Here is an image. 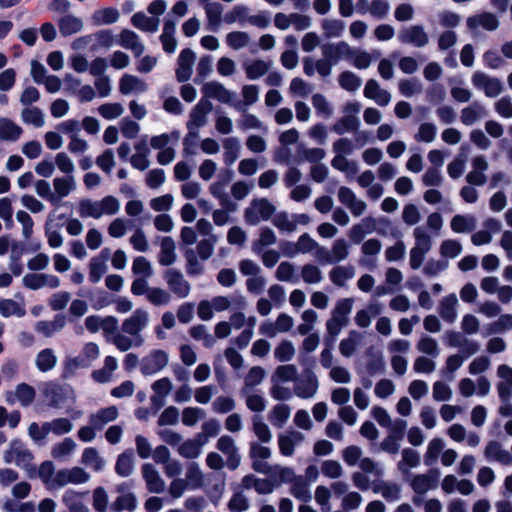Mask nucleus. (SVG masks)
Returning <instances> with one entry per match:
<instances>
[{"instance_id":"49","label":"nucleus","mask_w":512,"mask_h":512,"mask_svg":"<svg viewBox=\"0 0 512 512\" xmlns=\"http://www.w3.org/2000/svg\"><path fill=\"white\" fill-rule=\"evenodd\" d=\"M62 502L69 512H89L88 507L80 500V494L73 490H67L63 494Z\"/></svg>"},{"instance_id":"50","label":"nucleus","mask_w":512,"mask_h":512,"mask_svg":"<svg viewBox=\"0 0 512 512\" xmlns=\"http://www.w3.org/2000/svg\"><path fill=\"white\" fill-rule=\"evenodd\" d=\"M119 12L116 8L108 7L96 10L92 15V20L96 25H107L117 22Z\"/></svg>"},{"instance_id":"56","label":"nucleus","mask_w":512,"mask_h":512,"mask_svg":"<svg viewBox=\"0 0 512 512\" xmlns=\"http://www.w3.org/2000/svg\"><path fill=\"white\" fill-rule=\"evenodd\" d=\"M443 448L444 442L441 438L432 439L428 444L426 453L424 454V464L427 466L433 465L437 461Z\"/></svg>"},{"instance_id":"20","label":"nucleus","mask_w":512,"mask_h":512,"mask_svg":"<svg viewBox=\"0 0 512 512\" xmlns=\"http://www.w3.org/2000/svg\"><path fill=\"white\" fill-rule=\"evenodd\" d=\"M118 44L124 49L130 50L135 57L143 54L145 46L138 34L129 29H123L119 34Z\"/></svg>"},{"instance_id":"6","label":"nucleus","mask_w":512,"mask_h":512,"mask_svg":"<svg viewBox=\"0 0 512 512\" xmlns=\"http://www.w3.org/2000/svg\"><path fill=\"white\" fill-rule=\"evenodd\" d=\"M163 279L170 292L179 299L189 296L191 285L182 272L176 268H168L163 272Z\"/></svg>"},{"instance_id":"37","label":"nucleus","mask_w":512,"mask_h":512,"mask_svg":"<svg viewBox=\"0 0 512 512\" xmlns=\"http://www.w3.org/2000/svg\"><path fill=\"white\" fill-rule=\"evenodd\" d=\"M223 144V161L225 165L231 166L239 157L240 143L236 137H228L222 141Z\"/></svg>"},{"instance_id":"54","label":"nucleus","mask_w":512,"mask_h":512,"mask_svg":"<svg viewBox=\"0 0 512 512\" xmlns=\"http://www.w3.org/2000/svg\"><path fill=\"white\" fill-rule=\"evenodd\" d=\"M450 226L455 233L470 232L475 228V219L457 214L451 219Z\"/></svg>"},{"instance_id":"17","label":"nucleus","mask_w":512,"mask_h":512,"mask_svg":"<svg viewBox=\"0 0 512 512\" xmlns=\"http://www.w3.org/2000/svg\"><path fill=\"white\" fill-rule=\"evenodd\" d=\"M355 50L346 42H339L336 45H322V56L329 62H337L340 58L351 60Z\"/></svg>"},{"instance_id":"1","label":"nucleus","mask_w":512,"mask_h":512,"mask_svg":"<svg viewBox=\"0 0 512 512\" xmlns=\"http://www.w3.org/2000/svg\"><path fill=\"white\" fill-rule=\"evenodd\" d=\"M150 321L148 311L137 308L133 313L123 320L121 331L123 336H118L117 349L126 352L133 347H141L144 344L142 331L147 328Z\"/></svg>"},{"instance_id":"28","label":"nucleus","mask_w":512,"mask_h":512,"mask_svg":"<svg viewBox=\"0 0 512 512\" xmlns=\"http://www.w3.org/2000/svg\"><path fill=\"white\" fill-rule=\"evenodd\" d=\"M242 96L243 101L233 100L232 103V107L239 112H245L247 107L258 101L259 89L256 85H244L242 87Z\"/></svg>"},{"instance_id":"2","label":"nucleus","mask_w":512,"mask_h":512,"mask_svg":"<svg viewBox=\"0 0 512 512\" xmlns=\"http://www.w3.org/2000/svg\"><path fill=\"white\" fill-rule=\"evenodd\" d=\"M120 209L119 200L108 195L98 201L91 199H82L79 202L78 212L81 218L99 219L103 215H115Z\"/></svg>"},{"instance_id":"60","label":"nucleus","mask_w":512,"mask_h":512,"mask_svg":"<svg viewBox=\"0 0 512 512\" xmlns=\"http://www.w3.org/2000/svg\"><path fill=\"white\" fill-rule=\"evenodd\" d=\"M133 221L124 218H115L108 226V234L112 238L123 237L127 229L132 226Z\"/></svg>"},{"instance_id":"13","label":"nucleus","mask_w":512,"mask_h":512,"mask_svg":"<svg viewBox=\"0 0 512 512\" xmlns=\"http://www.w3.org/2000/svg\"><path fill=\"white\" fill-rule=\"evenodd\" d=\"M201 92L206 98L216 99L221 103L232 106L234 93L226 89L220 82L211 81L205 83L201 88Z\"/></svg>"},{"instance_id":"59","label":"nucleus","mask_w":512,"mask_h":512,"mask_svg":"<svg viewBox=\"0 0 512 512\" xmlns=\"http://www.w3.org/2000/svg\"><path fill=\"white\" fill-rule=\"evenodd\" d=\"M249 41L250 37L248 33L244 31H233L226 35L227 45L234 50L246 47L249 44Z\"/></svg>"},{"instance_id":"9","label":"nucleus","mask_w":512,"mask_h":512,"mask_svg":"<svg viewBox=\"0 0 512 512\" xmlns=\"http://www.w3.org/2000/svg\"><path fill=\"white\" fill-rule=\"evenodd\" d=\"M216 448L226 456V466L229 470H236L241 462V456L234 439L229 435H222L216 443Z\"/></svg>"},{"instance_id":"47","label":"nucleus","mask_w":512,"mask_h":512,"mask_svg":"<svg viewBox=\"0 0 512 512\" xmlns=\"http://www.w3.org/2000/svg\"><path fill=\"white\" fill-rule=\"evenodd\" d=\"M75 448V441L72 438L67 437L52 446L51 456L56 460H64L75 450Z\"/></svg>"},{"instance_id":"30","label":"nucleus","mask_w":512,"mask_h":512,"mask_svg":"<svg viewBox=\"0 0 512 512\" xmlns=\"http://www.w3.org/2000/svg\"><path fill=\"white\" fill-rule=\"evenodd\" d=\"M175 261L176 253L174 240L169 236L163 237L160 243L158 262L162 266H170Z\"/></svg>"},{"instance_id":"63","label":"nucleus","mask_w":512,"mask_h":512,"mask_svg":"<svg viewBox=\"0 0 512 512\" xmlns=\"http://www.w3.org/2000/svg\"><path fill=\"white\" fill-rule=\"evenodd\" d=\"M36 193L43 199L51 203V205L59 206V197L52 192L50 184L46 180H37L35 182Z\"/></svg>"},{"instance_id":"38","label":"nucleus","mask_w":512,"mask_h":512,"mask_svg":"<svg viewBox=\"0 0 512 512\" xmlns=\"http://www.w3.org/2000/svg\"><path fill=\"white\" fill-rule=\"evenodd\" d=\"M458 303L455 294L445 296L439 305V314L447 322L452 323L456 319V305Z\"/></svg>"},{"instance_id":"48","label":"nucleus","mask_w":512,"mask_h":512,"mask_svg":"<svg viewBox=\"0 0 512 512\" xmlns=\"http://www.w3.org/2000/svg\"><path fill=\"white\" fill-rule=\"evenodd\" d=\"M35 363L38 370L47 372L55 367L57 357L51 348H46L37 354Z\"/></svg>"},{"instance_id":"4","label":"nucleus","mask_w":512,"mask_h":512,"mask_svg":"<svg viewBox=\"0 0 512 512\" xmlns=\"http://www.w3.org/2000/svg\"><path fill=\"white\" fill-rule=\"evenodd\" d=\"M275 206L266 198L253 199L244 211V219L248 225L255 226L267 221L275 213Z\"/></svg>"},{"instance_id":"19","label":"nucleus","mask_w":512,"mask_h":512,"mask_svg":"<svg viewBox=\"0 0 512 512\" xmlns=\"http://www.w3.org/2000/svg\"><path fill=\"white\" fill-rule=\"evenodd\" d=\"M194 61L195 53L191 49L185 48L180 52L176 69V77L179 82H185L190 79Z\"/></svg>"},{"instance_id":"40","label":"nucleus","mask_w":512,"mask_h":512,"mask_svg":"<svg viewBox=\"0 0 512 512\" xmlns=\"http://www.w3.org/2000/svg\"><path fill=\"white\" fill-rule=\"evenodd\" d=\"M131 23L137 29L144 32L154 33L158 30L159 19L148 17L144 13L138 12L132 16Z\"/></svg>"},{"instance_id":"41","label":"nucleus","mask_w":512,"mask_h":512,"mask_svg":"<svg viewBox=\"0 0 512 512\" xmlns=\"http://www.w3.org/2000/svg\"><path fill=\"white\" fill-rule=\"evenodd\" d=\"M81 463L97 472L101 471L105 465L104 459L94 447H87L83 450Z\"/></svg>"},{"instance_id":"33","label":"nucleus","mask_w":512,"mask_h":512,"mask_svg":"<svg viewBox=\"0 0 512 512\" xmlns=\"http://www.w3.org/2000/svg\"><path fill=\"white\" fill-rule=\"evenodd\" d=\"M272 65L271 61L256 59L243 64L246 77L249 80H256L265 75Z\"/></svg>"},{"instance_id":"31","label":"nucleus","mask_w":512,"mask_h":512,"mask_svg":"<svg viewBox=\"0 0 512 512\" xmlns=\"http://www.w3.org/2000/svg\"><path fill=\"white\" fill-rule=\"evenodd\" d=\"M300 161H307L313 164L311 168V176L316 182H320V149L301 148L299 150Z\"/></svg>"},{"instance_id":"15","label":"nucleus","mask_w":512,"mask_h":512,"mask_svg":"<svg viewBox=\"0 0 512 512\" xmlns=\"http://www.w3.org/2000/svg\"><path fill=\"white\" fill-rule=\"evenodd\" d=\"M141 474L146 483V488L150 493L159 494L164 492L165 482L152 464H143Z\"/></svg>"},{"instance_id":"42","label":"nucleus","mask_w":512,"mask_h":512,"mask_svg":"<svg viewBox=\"0 0 512 512\" xmlns=\"http://www.w3.org/2000/svg\"><path fill=\"white\" fill-rule=\"evenodd\" d=\"M43 394L49 405L53 407H58L65 401L64 388L55 383H48Z\"/></svg>"},{"instance_id":"16","label":"nucleus","mask_w":512,"mask_h":512,"mask_svg":"<svg viewBox=\"0 0 512 512\" xmlns=\"http://www.w3.org/2000/svg\"><path fill=\"white\" fill-rule=\"evenodd\" d=\"M398 39L401 43L413 44L415 47H424L429 41L428 35L421 25L404 28L399 32Z\"/></svg>"},{"instance_id":"25","label":"nucleus","mask_w":512,"mask_h":512,"mask_svg":"<svg viewBox=\"0 0 512 512\" xmlns=\"http://www.w3.org/2000/svg\"><path fill=\"white\" fill-rule=\"evenodd\" d=\"M23 133L21 126L16 124L9 118H0V140L1 141H17Z\"/></svg>"},{"instance_id":"12","label":"nucleus","mask_w":512,"mask_h":512,"mask_svg":"<svg viewBox=\"0 0 512 512\" xmlns=\"http://www.w3.org/2000/svg\"><path fill=\"white\" fill-rule=\"evenodd\" d=\"M271 454L270 448L258 442H251L249 445V457L252 460V469L255 472L263 473L269 465L265 460L270 458Z\"/></svg>"},{"instance_id":"27","label":"nucleus","mask_w":512,"mask_h":512,"mask_svg":"<svg viewBox=\"0 0 512 512\" xmlns=\"http://www.w3.org/2000/svg\"><path fill=\"white\" fill-rule=\"evenodd\" d=\"M467 26L470 29H476L478 26H482L488 31H494L499 26V20L494 14L484 12L480 15L469 17L467 19Z\"/></svg>"},{"instance_id":"51","label":"nucleus","mask_w":512,"mask_h":512,"mask_svg":"<svg viewBox=\"0 0 512 512\" xmlns=\"http://www.w3.org/2000/svg\"><path fill=\"white\" fill-rule=\"evenodd\" d=\"M0 314L3 317H23L26 314L25 306L12 299L0 300Z\"/></svg>"},{"instance_id":"45","label":"nucleus","mask_w":512,"mask_h":512,"mask_svg":"<svg viewBox=\"0 0 512 512\" xmlns=\"http://www.w3.org/2000/svg\"><path fill=\"white\" fill-rule=\"evenodd\" d=\"M291 494L300 501H310L311 493L307 479L303 476H295L291 482Z\"/></svg>"},{"instance_id":"52","label":"nucleus","mask_w":512,"mask_h":512,"mask_svg":"<svg viewBox=\"0 0 512 512\" xmlns=\"http://www.w3.org/2000/svg\"><path fill=\"white\" fill-rule=\"evenodd\" d=\"M137 507V499L133 493H126L119 496L110 506L111 511L121 512L123 510L134 511Z\"/></svg>"},{"instance_id":"5","label":"nucleus","mask_w":512,"mask_h":512,"mask_svg":"<svg viewBox=\"0 0 512 512\" xmlns=\"http://www.w3.org/2000/svg\"><path fill=\"white\" fill-rule=\"evenodd\" d=\"M34 456L27 445L21 440L14 439L10 442L9 448L4 452V461L6 463H15L21 468H29Z\"/></svg>"},{"instance_id":"23","label":"nucleus","mask_w":512,"mask_h":512,"mask_svg":"<svg viewBox=\"0 0 512 512\" xmlns=\"http://www.w3.org/2000/svg\"><path fill=\"white\" fill-rule=\"evenodd\" d=\"M57 25L60 34L67 37L80 32L83 28V21L72 14H65L58 19Z\"/></svg>"},{"instance_id":"18","label":"nucleus","mask_w":512,"mask_h":512,"mask_svg":"<svg viewBox=\"0 0 512 512\" xmlns=\"http://www.w3.org/2000/svg\"><path fill=\"white\" fill-rule=\"evenodd\" d=\"M212 307L217 312L225 311L229 308L235 310H244L247 307V301L240 294H233L230 297L216 296L211 299Z\"/></svg>"},{"instance_id":"64","label":"nucleus","mask_w":512,"mask_h":512,"mask_svg":"<svg viewBox=\"0 0 512 512\" xmlns=\"http://www.w3.org/2000/svg\"><path fill=\"white\" fill-rule=\"evenodd\" d=\"M132 272L144 278H150L153 275L151 263L143 256H137L133 260Z\"/></svg>"},{"instance_id":"34","label":"nucleus","mask_w":512,"mask_h":512,"mask_svg":"<svg viewBox=\"0 0 512 512\" xmlns=\"http://www.w3.org/2000/svg\"><path fill=\"white\" fill-rule=\"evenodd\" d=\"M485 456L489 459H495L503 465H509L512 462V455L503 450L501 444L497 441H489L485 448Z\"/></svg>"},{"instance_id":"8","label":"nucleus","mask_w":512,"mask_h":512,"mask_svg":"<svg viewBox=\"0 0 512 512\" xmlns=\"http://www.w3.org/2000/svg\"><path fill=\"white\" fill-rule=\"evenodd\" d=\"M212 108V103L209 100L201 99L189 114V120L186 124L187 130L199 133V129L207 124L208 114Z\"/></svg>"},{"instance_id":"32","label":"nucleus","mask_w":512,"mask_h":512,"mask_svg":"<svg viewBox=\"0 0 512 512\" xmlns=\"http://www.w3.org/2000/svg\"><path fill=\"white\" fill-rule=\"evenodd\" d=\"M134 470V453L132 449H127L118 455L115 472L121 477H128Z\"/></svg>"},{"instance_id":"35","label":"nucleus","mask_w":512,"mask_h":512,"mask_svg":"<svg viewBox=\"0 0 512 512\" xmlns=\"http://www.w3.org/2000/svg\"><path fill=\"white\" fill-rule=\"evenodd\" d=\"M54 194L59 197V203L61 199L67 197L71 191L76 188V182L73 175L64 177H56L53 179Z\"/></svg>"},{"instance_id":"3","label":"nucleus","mask_w":512,"mask_h":512,"mask_svg":"<svg viewBox=\"0 0 512 512\" xmlns=\"http://www.w3.org/2000/svg\"><path fill=\"white\" fill-rule=\"evenodd\" d=\"M316 362H309L306 356L302 357V366L304 371L299 378L295 380L294 392L301 398L312 397L318 389L317 376L313 373Z\"/></svg>"},{"instance_id":"11","label":"nucleus","mask_w":512,"mask_h":512,"mask_svg":"<svg viewBox=\"0 0 512 512\" xmlns=\"http://www.w3.org/2000/svg\"><path fill=\"white\" fill-rule=\"evenodd\" d=\"M35 397V389L27 383L18 384L15 391H7L5 393V400L8 404L13 405L19 402L23 407L30 406L34 402Z\"/></svg>"},{"instance_id":"22","label":"nucleus","mask_w":512,"mask_h":512,"mask_svg":"<svg viewBox=\"0 0 512 512\" xmlns=\"http://www.w3.org/2000/svg\"><path fill=\"white\" fill-rule=\"evenodd\" d=\"M119 413L116 406H109L106 408L99 409L96 413L89 415L88 421L98 431L102 430L104 426L115 419H117Z\"/></svg>"},{"instance_id":"62","label":"nucleus","mask_w":512,"mask_h":512,"mask_svg":"<svg viewBox=\"0 0 512 512\" xmlns=\"http://www.w3.org/2000/svg\"><path fill=\"white\" fill-rule=\"evenodd\" d=\"M205 417V412L199 407H186L182 410V423L187 427H192Z\"/></svg>"},{"instance_id":"26","label":"nucleus","mask_w":512,"mask_h":512,"mask_svg":"<svg viewBox=\"0 0 512 512\" xmlns=\"http://www.w3.org/2000/svg\"><path fill=\"white\" fill-rule=\"evenodd\" d=\"M147 90V84L140 78L124 74L119 81V91L123 95L130 94L132 92L142 93Z\"/></svg>"},{"instance_id":"61","label":"nucleus","mask_w":512,"mask_h":512,"mask_svg":"<svg viewBox=\"0 0 512 512\" xmlns=\"http://www.w3.org/2000/svg\"><path fill=\"white\" fill-rule=\"evenodd\" d=\"M297 369L292 364L278 366L271 377L272 382L296 380Z\"/></svg>"},{"instance_id":"7","label":"nucleus","mask_w":512,"mask_h":512,"mask_svg":"<svg viewBox=\"0 0 512 512\" xmlns=\"http://www.w3.org/2000/svg\"><path fill=\"white\" fill-rule=\"evenodd\" d=\"M168 361L169 356L164 350H152L140 361V371L144 376L156 374L167 366Z\"/></svg>"},{"instance_id":"14","label":"nucleus","mask_w":512,"mask_h":512,"mask_svg":"<svg viewBox=\"0 0 512 512\" xmlns=\"http://www.w3.org/2000/svg\"><path fill=\"white\" fill-rule=\"evenodd\" d=\"M304 440V435L293 429L286 430L278 435L279 451L284 456H292L294 454L295 446L301 444Z\"/></svg>"},{"instance_id":"57","label":"nucleus","mask_w":512,"mask_h":512,"mask_svg":"<svg viewBox=\"0 0 512 512\" xmlns=\"http://www.w3.org/2000/svg\"><path fill=\"white\" fill-rule=\"evenodd\" d=\"M361 335L355 330L349 332L348 338L342 339L339 344L340 353L344 357H350L356 350Z\"/></svg>"},{"instance_id":"10","label":"nucleus","mask_w":512,"mask_h":512,"mask_svg":"<svg viewBox=\"0 0 512 512\" xmlns=\"http://www.w3.org/2000/svg\"><path fill=\"white\" fill-rule=\"evenodd\" d=\"M90 475L81 467H73L71 469H61L57 471L53 482L63 487L67 484H83L88 482Z\"/></svg>"},{"instance_id":"24","label":"nucleus","mask_w":512,"mask_h":512,"mask_svg":"<svg viewBox=\"0 0 512 512\" xmlns=\"http://www.w3.org/2000/svg\"><path fill=\"white\" fill-rule=\"evenodd\" d=\"M66 324V317L57 314L52 321H38L35 330L45 337H51L54 333L61 331Z\"/></svg>"},{"instance_id":"44","label":"nucleus","mask_w":512,"mask_h":512,"mask_svg":"<svg viewBox=\"0 0 512 512\" xmlns=\"http://www.w3.org/2000/svg\"><path fill=\"white\" fill-rule=\"evenodd\" d=\"M21 119L25 124L40 128L44 125V113L35 106H26L21 112Z\"/></svg>"},{"instance_id":"58","label":"nucleus","mask_w":512,"mask_h":512,"mask_svg":"<svg viewBox=\"0 0 512 512\" xmlns=\"http://www.w3.org/2000/svg\"><path fill=\"white\" fill-rule=\"evenodd\" d=\"M147 300L154 306L167 305L171 301V294L163 288L152 287L148 291Z\"/></svg>"},{"instance_id":"46","label":"nucleus","mask_w":512,"mask_h":512,"mask_svg":"<svg viewBox=\"0 0 512 512\" xmlns=\"http://www.w3.org/2000/svg\"><path fill=\"white\" fill-rule=\"evenodd\" d=\"M190 490H196L203 485V474L198 463L190 462L186 467L185 479Z\"/></svg>"},{"instance_id":"43","label":"nucleus","mask_w":512,"mask_h":512,"mask_svg":"<svg viewBox=\"0 0 512 512\" xmlns=\"http://www.w3.org/2000/svg\"><path fill=\"white\" fill-rule=\"evenodd\" d=\"M204 10L208 20V29L216 32L221 24L222 5L218 2H212V4L205 5Z\"/></svg>"},{"instance_id":"21","label":"nucleus","mask_w":512,"mask_h":512,"mask_svg":"<svg viewBox=\"0 0 512 512\" xmlns=\"http://www.w3.org/2000/svg\"><path fill=\"white\" fill-rule=\"evenodd\" d=\"M262 474L267 475L275 487L284 483H291L296 476L292 468L270 464Z\"/></svg>"},{"instance_id":"39","label":"nucleus","mask_w":512,"mask_h":512,"mask_svg":"<svg viewBox=\"0 0 512 512\" xmlns=\"http://www.w3.org/2000/svg\"><path fill=\"white\" fill-rule=\"evenodd\" d=\"M291 408L287 404L275 405L268 414V420L272 426L282 428L288 421Z\"/></svg>"},{"instance_id":"53","label":"nucleus","mask_w":512,"mask_h":512,"mask_svg":"<svg viewBox=\"0 0 512 512\" xmlns=\"http://www.w3.org/2000/svg\"><path fill=\"white\" fill-rule=\"evenodd\" d=\"M354 275L352 267L335 266L329 273L330 280L338 287L345 285Z\"/></svg>"},{"instance_id":"29","label":"nucleus","mask_w":512,"mask_h":512,"mask_svg":"<svg viewBox=\"0 0 512 512\" xmlns=\"http://www.w3.org/2000/svg\"><path fill=\"white\" fill-rule=\"evenodd\" d=\"M368 361L366 363V370L370 376L382 374L385 371V362L381 351H375L373 346L366 350Z\"/></svg>"},{"instance_id":"36","label":"nucleus","mask_w":512,"mask_h":512,"mask_svg":"<svg viewBox=\"0 0 512 512\" xmlns=\"http://www.w3.org/2000/svg\"><path fill=\"white\" fill-rule=\"evenodd\" d=\"M118 319L114 316H106L102 322L103 336L107 342L113 344L117 348L116 339L118 336H123L122 331L118 329Z\"/></svg>"},{"instance_id":"55","label":"nucleus","mask_w":512,"mask_h":512,"mask_svg":"<svg viewBox=\"0 0 512 512\" xmlns=\"http://www.w3.org/2000/svg\"><path fill=\"white\" fill-rule=\"evenodd\" d=\"M360 125L359 119L354 115H346L341 117L333 127V130L342 135L348 131H356Z\"/></svg>"}]
</instances>
